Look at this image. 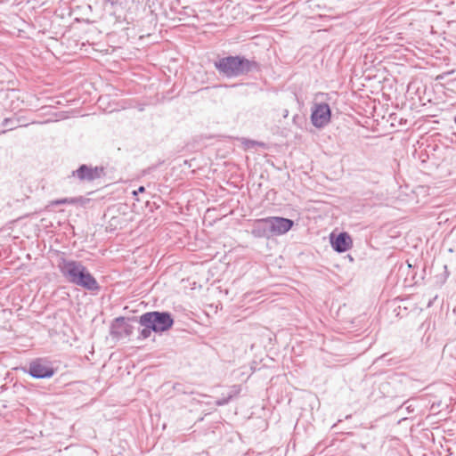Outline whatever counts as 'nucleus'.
Returning a JSON list of instances; mask_svg holds the SVG:
<instances>
[{
	"mask_svg": "<svg viewBox=\"0 0 456 456\" xmlns=\"http://www.w3.org/2000/svg\"><path fill=\"white\" fill-rule=\"evenodd\" d=\"M173 322L171 316L166 313L151 312L140 317V323L144 327L142 331L144 338L149 336L151 330L155 332L167 330L172 327Z\"/></svg>",
	"mask_w": 456,
	"mask_h": 456,
	"instance_id": "obj_2",
	"label": "nucleus"
},
{
	"mask_svg": "<svg viewBox=\"0 0 456 456\" xmlns=\"http://www.w3.org/2000/svg\"><path fill=\"white\" fill-rule=\"evenodd\" d=\"M145 191V188L143 186H140L136 191H133L134 196H137L138 193H142Z\"/></svg>",
	"mask_w": 456,
	"mask_h": 456,
	"instance_id": "obj_11",
	"label": "nucleus"
},
{
	"mask_svg": "<svg viewBox=\"0 0 456 456\" xmlns=\"http://www.w3.org/2000/svg\"><path fill=\"white\" fill-rule=\"evenodd\" d=\"M81 200L76 198H64L61 200H56L51 202L52 205H61V204H77L79 203Z\"/></svg>",
	"mask_w": 456,
	"mask_h": 456,
	"instance_id": "obj_9",
	"label": "nucleus"
},
{
	"mask_svg": "<svg viewBox=\"0 0 456 456\" xmlns=\"http://www.w3.org/2000/svg\"><path fill=\"white\" fill-rule=\"evenodd\" d=\"M257 222H262L267 224L270 232L275 235H281L286 233L292 228L294 224L292 220L278 216L260 219L257 220Z\"/></svg>",
	"mask_w": 456,
	"mask_h": 456,
	"instance_id": "obj_6",
	"label": "nucleus"
},
{
	"mask_svg": "<svg viewBox=\"0 0 456 456\" xmlns=\"http://www.w3.org/2000/svg\"><path fill=\"white\" fill-rule=\"evenodd\" d=\"M330 243L332 248L339 253L349 250L353 246L352 238L346 232H341L336 238L334 234L331 233Z\"/></svg>",
	"mask_w": 456,
	"mask_h": 456,
	"instance_id": "obj_7",
	"label": "nucleus"
},
{
	"mask_svg": "<svg viewBox=\"0 0 456 456\" xmlns=\"http://www.w3.org/2000/svg\"><path fill=\"white\" fill-rule=\"evenodd\" d=\"M216 69L228 77L239 76L256 67V62L238 56L223 58L216 63Z\"/></svg>",
	"mask_w": 456,
	"mask_h": 456,
	"instance_id": "obj_3",
	"label": "nucleus"
},
{
	"mask_svg": "<svg viewBox=\"0 0 456 456\" xmlns=\"http://www.w3.org/2000/svg\"><path fill=\"white\" fill-rule=\"evenodd\" d=\"M61 272L68 281L88 290H97L98 282L82 264L67 261L61 266Z\"/></svg>",
	"mask_w": 456,
	"mask_h": 456,
	"instance_id": "obj_1",
	"label": "nucleus"
},
{
	"mask_svg": "<svg viewBox=\"0 0 456 456\" xmlns=\"http://www.w3.org/2000/svg\"><path fill=\"white\" fill-rule=\"evenodd\" d=\"M29 374L36 379H47L53 376L55 369L45 358H37L29 363Z\"/></svg>",
	"mask_w": 456,
	"mask_h": 456,
	"instance_id": "obj_4",
	"label": "nucleus"
},
{
	"mask_svg": "<svg viewBox=\"0 0 456 456\" xmlns=\"http://www.w3.org/2000/svg\"><path fill=\"white\" fill-rule=\"evenodd\" d=\"M331 118V110L327 103L314 104L312 110L311 121L315 127L327 126Z\"/></svg>",
	"mask_w": 456,
	"mask_h": 456,
	"instance_id": "obj_5",
	"label": "nucleus"
},
{
	"mask_svg": "<svg viewBox=\"0 0 456 456\" xmlns=\"http://www.w3.org/2000/svg\"><path fill=\"white\" fill-rule=\"evenodd\" d=\"M77 175L81 180L92 181L100 176V172L97 168L83 165L77 170Z\"/></svg>",
	"mask_w": 456,
	"mask_h": 456,
	"instance_id": "obj_8",
	"label": "nucleus"
},
{
	"mask_svg": "<svg viewBox=\"0 0 456 456\" xmlns=\"http://www.w3.org/2000/svg\"><path fill=\"white\" fill-rule=\"evenodd\" d=\"M126 324V319L124 317H119L115 320V327H120Z\"/></svg>",
	"mask_w": 456,
	"mask_h": 456,
	"instance_id": "obj_10",
	"label": "nucleus"
}]
</instances>
